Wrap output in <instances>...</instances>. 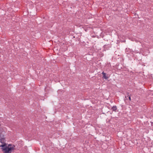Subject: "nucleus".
<instances>
[{"label": "nucleus", "instance_id": "1", "mask_svg": "<svg viewBox=\"0 0 153 153\" xmlns=\"http://www.w3.org/2000/svg\"><path fill=\"white\" fill-rule=\"evenodd\" d=\"M0 145L3 153H11L15 149V146L13 145H9L7 146L5 142L2 143Z\"/></svg>", "mask_w": 153, "mask_h": 153}, {"label": "nucleus", "instance_id": "2", "mask_svg": "<svg viewBox=\"0 0 153 153\" xmlns=\"http://www.w3.org/2000/svg\"><path fill=\"white\" fill-rule=\"evenodd\" d=\"M6 132L2 128H0V142L4 143L6 141Z\"/></svg>", "mask_w": 153, "mask_h": 153}, {"label": "nucleus", "instance_id": "3", "mask_svg": "<svg viewBox=\"0 0 153 153\" xmlns=\"http://www.w3.org/2000/svg\"><path fill=\"white\" fill-rule=\"evenodd\" d=\"M102 74L103 75V77L104 78V79H108V76L106 75V74L104 72H102Z\"/></svg>", "mask_w": 153, "mask_h": 153}, {"label": "nucleus", "instance_id": "4", "mask_svg": "<svg viewBox=\"0 0 153 153\" xmlns=\"http://www.w3.org/2000/svg\"><path fill=\"white\" fill-rule=\"evenodd\" d=\"M112 109L114 111H115L117 109V107L116 106H114L112 107Z\"/></svg>", "mask_w": 153, "mask_h": 153}, {"label": "nucleus", "instance_id": "5", "mask_svg": "<svg viewBox=\"0 0 153 153\" xmlns=\"http://www.w3.org/2000/svg\"><path fill=\"white\" fill-rule=\"evenodd\" d=\"M129 100H131V98H130V97H129Z\"/></svg>", "mask_w": 153, "mask_h": 153}]
</instances>
